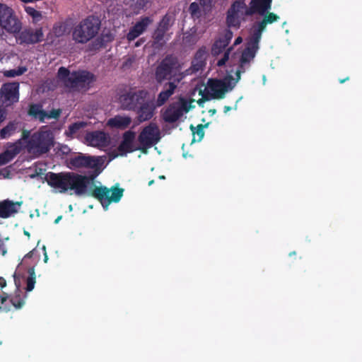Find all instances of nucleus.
I'll return each instance as SVG.
<instances>
[{"label":"nucleus","mask_w":362,"mask_h":362,"mask_svg":"<svg viewBox=\"0 0 362 362\" xmlns=\"http://www.w3.org/2000/svg\"><path fill=\"white\" fill-rule=\"evenodd\" d=\"M67 163L71 169L85 168L92 169V171L88 175L74 172H49L46 175V181L51 187L58 189L60 193L73 190L77 196H81L87 192L89 184L102 173L104 160L101 157L80 153L70 157Z\"/></svg>","instance_id":"f257e3e1"},{"label":"nucleus","mask_w":362,"mask_h":362,"mask_svg":"<svg viewBox=\"0 0 362 362\" xmlns=\"http://www.w3.org/2000/svg\"><path fill=\"white\" fill-rule=\"evenodd\" d=\"M57 78L66 88L74 90H88L95 81L93 74L86 70L71 72L67 68L61 66L57 71Z\"/></svg>","instance_id":"f03ea898"},{"label":"nucleus","mask_w":362,"mask_h":362,"mask_svg":"<svg viewBox=\"0 0 362 362\" xmlns=\"http://www.w3.org/2000/svg\"><path fill=\"white\" fill-rule=\"evenodd\" d=\"M183 77L179 60L173 54L166 55L155 69V78L159 83L168 81L178 84Z\"/></svg>","instance_id":"7ed1b4c3"},{"label":"nucleus","mask_w":362,"mask_h":362,"mask_svg":"<svg viewBox=\"0 0 362 362\" xmlns=\"http://www.w3.org/2000/svg\"><path fill=\"white\" fill-rule=\"evenodd\" d=\"M54 137L49 129H40L34 132L27 141L25 146L29 153L37 157L48 153L54 146Z\"/></svg>","instance_id":"20e7f679"},{"label":"nucleus","mask_w":362,"mask_h":362,"mask_svg":"<svg viewBox=\"0 0 362 362\" xmlns=\"http://www.w3.org/2000/svg\"><path fill=\"white\" fill-rule=\"evenodd\" d=\"M100 22L93 16H88L81 21L73 30V40L81 44H85L98 34Z\"/></svg>","instance_id":"39448f33"},{"label":"nucleus","mask_w":362,"mask_h":362,"mask_svg":"<svg viewBox=\"0 0 362 362\" xmlns=\"http://www.w3.org/2000/svg\"><path fill=\"white\" fill-rule=\"evenodd\" d=\"M0 37L2 36L4 30L16 35L22 29V23L13 9L2 3H0Z\"/></svg>","instance_id":"423d86ee"},{"label":"nucleus","mask_w":362,"mask_h":362,"mask_svg":"<svg viewBox=\"0 0 362 362\" xmlns=\"http://www.w3.org/2000/svg\"><path fill=\"white\" fill-rule=\"evenodd\" d=\"M148 96L146 90L129 88L121 91L118 95L117 102L122 110L134 111L136 108Z\"/></svg>","instance_id":"0eeeda50"},{"label":"nucleus","mask_w":362,"mask_h":362,"mask_svg":"<svg viewBox=\"0 0 362 362\" xmlns=\"http://www.w3.org/2000/svg\"><path fill=\"white\" fill-rule=\"evenodd\" d=\"M124 189L117 186L107 188L105 186L95 187L91 191L90 195L98 199L105 209L112 203H117L123 196Z\"/></svg>","instance_id":"6e6552de"},{"label":"nucleus","mask_w":362,"mask_h":362,"mask_svg":"<svg viewBox=\"0 0 362 362\" xmlns=\"http://www.w3.org/2000/svg\"><path fill=\"white\" fill-rule=\"evenodd\" d=\"M160 139V131L154 123H150L145 127L138 136L140 144L139 151L143 153H147L148 149L157 144Z\"/></svg>","instance_id":"1a4fd4ad"},{"label":"nucleus","mask_w":362,"mask_h":362,"mask_svg":"<svg viewBox=\"0 0 362 362\" xmlns=\"http://www.w3.org/2000/svg\"><path fill=\"white\" fill-rule=\"evenodd\" d=\"M18 82L4 83L0 88V103L6 107H10L19 100Z\"/></svg>","instance_id":"9d476101"},{"label":"nucleus","mask_w":362,"mask_h":362,"mask_svg":"<svg viewBox=\"0 0 362 362\" xmlns=\"http://www.w3.org/2000/svg\"><path fill=\"white\" fill-rule=\"evenodd\" d=\"M247 7L244 0L235 1L227 12L226 23L228 27L239 28L240 14L245 16Z\"/></svg>","instance_id":"9b49d317"},{"label":"nucleus","mask_w":362,"mask_h":362,"mask_svg":"<svg viewBox=\"0 0 362 362\" xmlns=\"http://www.w3.org/2000/svg\"><path fill=\"white\" fill-rule=\"evenodd\" d=\"M17 40L21 45H34L39 43L44 40V33L42 28L36 29L32 28H25L18 33Z\"/></svg>","instance_id":"f8f14e48"},{"label":"nucleus","mask_w":362,"mask_h":362,"mask_svg":"<svg viewBox=\"0 0 362 362\" xmlns=\"http://www.w3.org/2000/svg\"><path fill=\"white\" fill-rule=\"evenodd\" d=\"M261 37L252 32V34L247 41L246 47L242 52L240 59V69H243L245 64L249 63L255 57L256 52L259 49V43Z\"/></svg>","instance_id":"ddd939ff"},{"label":"nucleus","mask_w":362,"mask_h":362,"mask_svg":"<svg viewBox=\"0 0 362 362\" xmlns=\"http://www.w3.org/2000/svg\"><path fill=\"white\" fill-rule=\"evenodd\" d=\"M157 105L153 100L146 99L134 111L136 113V119L139 122L148 121L155 115Z\"/></svg>","instance_id":"4468645a"},{"label":"nucleus","mask_w":362,"mask_h":362,"mask_svg":"<svg viewBox=\"0 0 362 362\" xmlns=\"http://www.w3.org/2000/svg\"><path fill=\"white\" fill-rule=\"evenodd\" d=\"M135 136L136 133L131 130L127 131L123 134L122 141L117 148L119 152L120 156H126L127 153L135 151H139V146H134V145Z\"/></svg>","instance_id":"2eb2a0df"},{"label":"nucleus","mask_w":362,"mask_h":362,"mask_svg":"<svg viewBox=\"0 0 362 362\" xmlns=\"http://www.w3.org/2000/svg\"><path fill=\"white\" fill-rule=\"evenodd\" d=\"M272 0H251L250 7L245 11V16L255 13L264 15L271 9Z\"/></svg>","instance_id":"dca6fc26"},{"label":"nucleus","mask_w":362,"mask_h":362,"mask_svg":"<svg viewBox=\"0 0 362 362\" xmlns=\"http://www.w3.org/2000/svg\"><path fill=\"white\" fill-rule=\"evenodd\" d=\"M150 17H143L132 26L127 35L128 42H132L146 31L148 25L152 23Z\"/></svg>","instance_id":"f3484780"},{"label":"nucleus","mask_w":362,"mask_h":362,"mask_svg":"<svg viewBox=\"0 0 362 362\" xmlns=\"http://www.w3.org/2000/svg\"><path fill=\"white\" fill-rule=\"evenodd\" d=\"M85 139L88 145L92 146H106L109 142V137L103 131H94L86 133Z\"/></svg>","instance_id":"a211bd4d"},{"label":"nucleus","mask_w":362,"mask_h":362,"mask_svg":"<svg viewBox=\"0 0 362 362\" xmlns=\"http://www.w3.org/2000/svg\"><path fill=\"white\" fill-rule=\"evenodd\" d=\"M263 19L255 24L252 27V33L262 38V35L265 30L267 25L272 24L279 20L280 17L274 13H266Z\"/></svg>","instance_id":"6ab92c4d"},{"label":"nucleus","mask_w":362,"mask_h":362,"mask_svg":"<svg viewBox=\"0 0 362 362\" xmlns=\"http://www.w3.org/2000/svg\"><path fill=\"white\" fill-rule=\"evenodd\" d=\"M22 202L6 199L0 202V218H7L18 211Z\"/></svg>","instance_id":"aec40b11"},{"label":"nucleus","mask_w":362,"mask_h":362,"mask_svg":"<svg viewBox=\"0 0 362 362\" xmlns=\"http://www.w3.org/2000/svg\"><path fill=\"white\" fill-rule=\"evenodd\" d=\"M182 116L181 110L178 108L177 103L170 104L162 115L163 120L168 123H174Z\"/></svg>","instance_id":"412c9836"},{"label":"nucleus","mask_w":362,"mask_h":362,"mask_svg":"<svg viewBox=\"0 0 362 362\" xmlns=\"http://www.w3.org/2000/svg\"><path fill=\"white\" fill-rule=\"evenodd\" d=\"M14 277V281L15 284L17 287V290L15 291V293L13 296H12L10 298V302L11 303L12 305L16 309H21L25 303V298H26V294L24 293L21 290L19 289V280L17 278V274L15 273L13 274Z\"/></svg>","instance_id":"4be33fe9"},{"label":"nucleus","mask_w":362,"mask_h":362,"mask_svg":"<svg viewBox=\"0 0 362 362\" xmlns=\"http://www.w3.org/2000/svg\"><path fill=\"white\" fill-rule=\"evenodd\" d=\"M177 87V84L175 82H168L164 86V90L160 91L158 95V98L155 104L157 107L163 105L169 98L175 93V89Z\"/></svg>","instance_id":"5701e85b"},{"label":"nucleus","mask_w":362,"mask_h":362,"mask_svg":"<svg viewBox=\"0 0 362 362\" xmlns=\"http://www.w3.org/2000/svg\"><path fill=\"white\" fill-rule=\"evenodd\" d=\"M208 86L213 92V98L222 99L225 97L226 89L224 88L225 86L223 81H221V79H209Z\"/></svg>","instance_id":"b1692460"},{"label":"nucleus","mask_w":362,"mask_h":362,"mask_svg":"<svg viewBox=\"0 0 362 362\" xmlns=\"http://www.w3.org/2000/svg\"><path fill=\"white\" fill-rule=\"evenodd\" d=\"M132 123V118L126 115H115L108 119L107 125L112 128L124 129L127 128Z\"/></svg>","instance_id":"393cba45"},{"label":"nucleus","mask_w":362,"mask_h":362,"mask_svg":"<svg viewBox=\"0 0 362 362\" xmlns=\"http://www.w3.org/2000/svg\"><path fill=\"white\" fill-rule=\"evenodd\" d=\"M207 55L208 51L206 47H202L197 51L192 61V66L194 71H199L205 66Z\"/></svg>","instance_id":"a878e982"},{"label":"nucleus","mask_w":362,"mask_h":362,"mask_svg":"<svg viewBox=\"0 0 362 362\" xmlns=\"http://www.w3.org/2000/svg\"><path fill=\"white\" fill-rule=\"evenodd\" d=\"M166 32L162 29L156 27V30L152 35V42L151 47L156 49H162L166 43V40L164 39Z\"/></svg>","instance_id":"bb28decb"},{"label":"nucleus","mask_w":362,"mask_h":362,"mask_svg":"<svg viewBox=\"0 0 362 362\" xmlns=\"http://www.w3.org/2000/svg\"><path fill=\"white\" fill-rule=\"evenodd\" d=\"M20 122L16 120L9 122L6 126L0 129V138L4 139L13 134L18 129Z\"/></svg>","instance_id":"cd10ccee"},{"label":"nucleus","mask_w":362,"mask_h":362,"mask_svg":"<svg viewBox=\"0 0 362 362\" xmlns=\"http://www.w3.org/2000/svg\"><path fill=\"white\" fill-rule=\"evenodd\" d=\"M28 114L42 122L46 119L47 112L42 110L40 105L37 104L30 105Z\"/></svg>","instance_id":"c85d7f7f"},{"label":"nucleus","mask_w":362,"mask_h":362,"mask_svg":"<svg viewBox=\"0 0 362 362\" xmlns=\"http://www.w3.org/2000/svg\"><path fill=\"white\" fill-rule=\"evenodd\" d=\"M87 126V123L85 122H76L70 124L68 127V130L66 131V135L67 136L74 137L76 134L79 133L80 131L84 129Z\"/></svg>","instance_id":"c756f323"},{"label":"nucleus","mask_w":362,"mask_h":362,"mask_svg":"<svg viewBox=\"0 0 362 362\" xmlns=\"http://www.w3.org/2000/svg\"><path fill=\"white\" fill-rule=\"evenodd\" d=\"M174 21L175 19L173 15L166 13L160 21L157 27L167 33L170 27L173 25Z\"/></svg>","instance_id":"7c9ffc66"},{"label":"nucleus","mask_w":362,"mask_h":362,"mask_svg":"<svg viewBox=\"0 0 362 362\" xmlns=\"http://www.w3.org/2000/svg\"><path fill=\"white\" fill-rule=\"evenodd\" d=\"M28 276L26 279V287L25 290L27 292H30L33 290L35 284V267H30L28 269Z\"/></svg>","instance_id":"2f4dec72"},{"label":"nucleus","mask_w":362,"mask_h":362,"mask_svg":"<svg viewBox=\"0 0 362 362\" xmlns=\"http://www.w3.org/2000/svg\"><path fill=\"white\" fill-rule=\"evenodd\" d=\"M208 126V124H198L197 126V127H194L193 125H191L190 126V129L192 132V134H193V139H192V142H194V141H200L204 136V128L207 127Z\"/></svg>","instance_id":"473e14b6"},{"label":"nucleus","mask_w":362,"mask_h":362,"mask_svg":"<svg viewBox=\"0 0 362 362\" xmlns=\"http://www.w3.org/2000/svg\"><path fill=\"white\" fill-rule=\"evenodd\" d=\"M227 40V39L223 40L220 37L215 41L211 49V52L214 56L218 55L226 49L228 45Z\"/></svg>","instance_id":"72a5a7b5"},{"label":"nucleus","mask_w":362,"mask_h":362,"mask_svg":"<svg viewBox=\"0 0 362 362\" xmlns=\"http://www.w3.org/2000/svg\"><path fill=\"white\" fill-rule=\"evenodd\" d=\"M237 79L235 80L232 76H228L225 77L221 81H223L224 88L226 89V92L231 90L235 86L238 81L240 78V69L236 71Z\"/></svg>","instance_id":"f704fd0d"},{"label":"nucleus","mask_w":362,"mask_h":362,"mask_svg":"<svg viewBox=\"0 0 362 362\" xmlns=\"http://www.w3.org/2000/svg\"><path fill=\"white\" fill-rule=\"evenodd\" d=\"M193 102V100L188 101L183 98L179 99V101L177 103H178V108L181 110L182 115H183L184 112H188L194 107V106L192 105Z\"/></svg>","instance_id":"c9c22d12"},{"label":"nucleus","mask_w":362,"mask_h":362,"mask_svg":"<svg viewBox=\"0 0 362 362\" xmlns=\"http://www.w3.org/2000/svg\"><path fill=\"white\" fill-rule=\"evenodd\" d=\"M22 151L21 139H18L16 143L12 144L6 151L9 153L10 156L13 159Z\"/></svg>","instance_id":"e433bc0d"},{"label":"nucleus","mask_w":362,"mask_h":362,"mask_svg":"<svg viewBox=\"0 0 362 362\" xmlns=\"http://www.w3.org/2000/svg\"><path fill=\"white\" fill-rule=\"evenodd\" d=\"M67 31V25L64 23H55L52 28V33L57 37H62Z\"/></svg>","instance_id":"4c0bfd02"},{"label":"nucleus","mask_w":362,"mask_h":362,"mask_svg":"<svg viewBox=\"0 0 362 362\" xmlns=\"http://www.w3.org/2000/svg\"><path fill=\"white\" fill-rule=\"evenodd\" d=\"M149 3L150 0H132V6L135 11L139 13L145 10Z\"/></svg>","instance_id":"58836bf2"},{"label":"nucleus","mask_w":362,"mask_h":362,"mask_svg":"<svg viewBox=\"0 0 362 362\" xmlns=\"http://www.w3.org/2000/svg\"><path fill=\"white\" fill-rule=\"evenodd\" d=\"M26 13L33 18V22L37 23L42 18V13L40 11L36 10L33 7L28 6L25 8Z\"/></svg>","instance_id":"ea45409f"},{"label":"nucleus","mask_w":362,"mask_h":362,"mask_svg":"<svg viewBox=\"0 0 362 362\" xmlns=\"http://www.w3.org/2000/svg\"><path fill=\"white\" fill-rule=\"evenodd\" d=\"M27 71V68L25 66H19L17 69H10L4 72V76L6 77H16L23 75Z\"/></svg>","instance_id":"a19ab883"},{"label":"nucleus","mask_w":362,"mask_h":362,"mask_svg":"<svg viewBox=\"0 0 362 362\" xmlns=\"http://www.w3.org/2000/svg\"><path fill=\"white\" fill-rule=\"evenodd\" d=\"M12 160L13 158L10 156L8 151H4L0 153V166L7 164Z\"/></svg>","instance_id":"79ce46f5"},{"label":"nucleus","mask_w":362,"mask_h":362,"mask_svg":"<svg viewBox=\"0 0 362 362\" xmlns=\"http://www.w3.org/2000/svg\"><path fill=\"white\" fill-rule=\"evenodd\" d=\"M62 111L59 109H53L49 112H47L46 119H58Z\"/></svg>","instance_id":"37998d69"},{"label":"nucleus","mask_w":362,"mask_h":362,"mask_svg":"<svg viewBox=\"0 0 362 362\" xmlns=\"http://www.w3.org/2000/svg\"><path fill=\"white\" fill-rule=\"evenodd\" d=\"M0 178H11V166L0 169Z\"/></svg>","instance_id":"c03bdc74"},{"label":"nucleus","mask_w":362,"mask_h":362,"mask_svg":"<svg viewBox=\"0 0 362 362\" xmlns=\"http://www.w3.org/2000/svg\"><path fill=\"white\" fill-rule=\"evenodd\" d=\"M189 9L192 15H195L199 10V4L196 2H192L189 5Z\"/></svg>","instance_id":"a18cd8bd"},{"label":"nucleus","mask_w":362,"mask_h":362,"mask_svg":"<svg viewBox=\"0 0 362 362\" xmlns=\"http://www.w3.org/2000/svg\"><path fill=\"white\" fill-rule=\"evenodd\" d=\"M7 253V247L4 243V240L0 238V254L4 256Z\"/></svg>","instance_id":"49530a36"},{"label":"nucleus","mask_w":362,"mask_h":362,"mask_svg":"<svg viewBox=\"0 0 362 362\" xmlns=\"http://www.w3.org/2000/svg\"><path fill=\"white\" fill-rule=\"evenodd\" d=\"M30 136L31 135H30V131L24 129L22 132V135H21V139L23 140V141H26V142H27L28 141V139H30Z\"/></svg>","instance_id":"de8ad7c7"},{"label":"nucleus","mask_w":362,"mask_h":362,"mask_svg":"<svg viewBox=\"0 0 362 362\" xmlns=\"http://www.w3.org/2000/svg\"><path fill=\"white\" fill-rule=\"evenodd\" d=\"M119 156H120V154L117 150L112 151L108 153V156L110 160L116 158Z\"/></svg>","instance_id":"09e8293b"},{"label":"nucleus","mask_w":362,"mask_h":362,"mask_svg":"<svg viewBox=\"0 0 362 362\" xmlns=\"http://www.w3.org/2000/svg\"><path fill=\"white\" fill-rule=\"evenodd\" d=\"M214 0H199V3L202 6L207 8H211Z\"/></svg>","instance_id":"8fccbe9b"},{"label":"nucleus","mask_w":362,"mask_h":362,"mask_svg":"<svg viewBox=\"0 0 362 362\" xmlns=\"http://www.w3.org/2000/svg\"><path fill=\"white\" fill-rule=\"evenodd\" d=\"M232 36H233V33H232L230 30H228V31L226 33V34L224 35V36H223V37H222L221 38H222L223 40H226V39H227V40H227L228 44H229V43H230V40H231V38H232Z\"/></svg>","instance_id":"3c124183"},{"label":"nucleus","mask_w":362,"mask_h":362,"mask_svg":"<svg viewBox=\"0 0 362 362\" xmlns=\"http://www.w3.org/2000/svg\"><path fill=\"white\" fill-rule=\"evenodd\" d=\"M199 95H201L202 97H203V96L210 97V100H211V98H213V97H212V94H211V93H209L208 92L207 88H204V90H199Z\"/></svg>","instance_id":"603ef678"},{"label":"nucleus","mask_w":362,"mask_h":362,"mask_svg":"<svg viewBox=\"0 0 362 362\" xmlns=\"http://www.w3.org/2000/svg\"><path fill=\"white\" fill-rule=\"evenodd\" d=\"M6 117V110L0 108V124L5 120Z\"/></svg>","instance_id":"864d4df0"},{"label":"nucleus","mask_w":362,"mask_h":362,"mask_svg":"<svg viewBox=\"0 0 362 362\" xmlns=\"http://www.w3.org/2000/svg\"><path fill=\"white\" fill-rule=\"evenodd\" d=\"M8 298V295L6 293H4L3 296H0V306H3V305L7 300Z\"/></svg>","instance_id":"5fc2aeb1"},{"label":"nucleus","mask_w":362,"mask_h":362,"mask_svg":"<svg viewBox=\"0 0 362 362\" xmlns=\"http://www.w3.org/2000/svg\"><path fill=\"white\" fill-rule=\"evenodd\" d=\"M208 100H210V97L202 96V98L197 100V103L199 106L203 107L204 103Z\"/></svg>","instance_id":"6e6d98bb"},{"label":"nucleus","mask_w":362,"mask_h":362,"mask_svg":"<svg viewBox=\"0 0 362 362\" xmlns=\"http://www.w3.org/2000/svg\"><path fill=\"white\" fill-rule=\"evenodd\" d=\"M232 48H228L224 53L223 56V59L225 60V62H227L228 59H229V55H230V51H231Z\"/></svg>","instance_id":"4d7b16f0"},{"label":"nucleus","mask_w":362,"mask_h":362,"mask_svg":"<svg viewBox=\"0 0 362 362\" xmlns=\"http://www.w3.org/2000/svg\"><path fill=\"white\" fill-rule=\"evenodd\" d=\"M60 151H62V153L63 154H68L71 151V149L69 148V146H67L66 145H64V146H62V148H60Z\"/></svg>","instance_id":"13d9d810"},{"label":"nucleus","mask_w":362,"mask_h":362,"mask_svg":"<svg viewBox=\"0 0 362 362\" xmlns=\"http://www.w3.org/2000/svg\"><path fill=\"white\" fill-rule=\"evenodd\" d=\"M145 39L144 38H140L137 42H136L134 47H138L141 46L143 43H144Z\"/></svg>","instance_id":"bf43d9fd"},{"label":"nucleus","mask_w":362,"mask_h":362,"mask_svg":"<svg viewBox=\"0 0 362 362\" xmlns=\"http://www.w3.org/2000/svg\"><path fill=\"white\" fill-rule=\"evenodd\" d=\"M34 252H35V250H33L30 251L29 252H28L24 256V259L25 260L28 258H31L33 256V255H34Z\"/></svg>","instance_id":"052dcab7"},{"label":"nucleus","mask_w":362,"mask_h":362,"mask_svg":"<svg viewBox=\"0 0 362 362\" xmlns=\"http://www.w3.org/2000/svg\"><path fill=\"white\" fill-rule=\"evenodd\" d=\"M6 286V281L4 278L0 277V287L2 288Z\"/></svg>","instance_id":"680f3d73"},{"label":"nucleus","mask_w":362,"mask_h":362,"mask_svg":"<svg viewBox=\"0 0 362 362\" xmlns=\"http://www.w3.org/2000/svg\"><path fill=\"white\" fill-rule=\"evenodd\" d=\"M226 63V62H225V60L223 59V58L220 59L218 62H217V66H223V65H225Z\"/></svg>","instance_id":"e2e57ef3"},{"label":"nucleus","mask_w":362,"mask_h":362,"mask_svg":"<svg viewBox=\"0 0 362 362\" xmlns=\"http://www.w3.org/2000/svg\"><path fill=\"white\" fill-rule=\"evenodd\" d=\"M10 310V308L7 306H0V312L7 313Z\"/></svg>","instance_id":"0e129e2a"},{"label":"nucleus","mask_w":362,"mask_h":362,"mask_svg":"<svg viewBox=\"0 0 362 362\" xmlns=\"http://www.w3.org/2000/svg\"><path fill=\"white\" fill-rule=\"evenodd\" d=\"M242 40H242V37H238L235 39V40L234 45H238V44L241 43V42H242Z\"/></svg>","instance_id":"69168bd1"},{"label":"nucleus","mask_w":362,"mask_h":362,"mask_svg":"<svg viewBox=\"0 0 362 362\" xmlns=\"http://www.w3.org/2000/svg\"><path fill=\"white\" fill-rule=\"evenodd\" d=\"M230 110H231V107L227 106V105L224 106V112L225 113H227Z\"/></svg>","instance_id":"338daca9"},{"label":"nucleus","mask_w":362,"mask_h":362,"mask_svg":"<svg viewBox=\"0 0 362 362\" xmlns=\"http://www.w3.org/2000/svg\"><path fill=\"white\" fill-rule=\"evenodd\" d=\"M216 112V110L215 109H211L209 110V113L211 115H214Z\"/></svg>","instance_id":"774afa93"}]
</instances>
